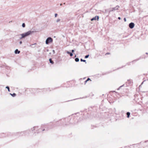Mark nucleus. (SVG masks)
<instances>
[{
  "label": "nucleus",
  "instance_id": "4468645a",
  "mask_svg": "<svg viewBox=\"0 0 148 148\" xmlns=\"http://www.w3.org/2000/svg\"><path fill=\"white\" fill-rule=\"evenodd\" d=\"M60 19L59 18H58L56 20V23H58L60 21Z\"/></svg>",
  "mask_w": 148,
  "mask_h": 148
},
{
  "label": "nucleus",
  "instance_id": "b1692460",
  "mask_svg": "<svg viewBox=\"0 0 148 148\" xmlns=\"http://www.w3.org/2000/svg\"><path fill=\"white\" fill-rule=\"evenodd\" d=\"M71 51H72V52L73 53L74 51V50H71Z\"/></svg>",
  "mask_w": 148,
  "mask_h": 148
},
{
  "label": "nucleus",
  "instance_id": "9b49d317",
  "mask_svg": "<svg viewBox=\"0 0 148 148\" xmlns=\"http://www.w3.org/2000/svg\"><path fill=\"white\" fill-rule=\"evenodd\" d=\"M127 117L129 118L130 115V112H127Z\"/></svg>",
  "mask_w": 148,
  "mask_h": 148
},
{
  "label": "nucleus",
  "instance_id": "f03ea898",
  "mask_svg": "<svg viewBox=\"0 0 148 148\" xmlns=\"http://www.w3.org/2000/svg\"><path fill=\"white\" fill-rule=\"evenodd\" d=\"M53 41V39L51 37H49L46 40V44H48L49 43Z\"/></svg>",
  "mask_w": 148,
  "mask_h": 148
},
{
  "label": "nucleus",
  "instance_id": "cd10ccee",
  "mask_svg": "<svg viewBox=\"0 0 148 148\" xmlns=\"http://www.w3.org/2000/svg\"><path fill=\"white\" fill-rule=\"evenodd\" d=\"M62 5V4L61 3V4H60V5Z\"/></svg>",
  "mask_w": 148,
  "mask_h": 148
},
{
  "label": "nucleus",
  "instance_id": "412c9836",
  "mask_svg": "<svg viewBox=\"0 0 148 148\" xmlns=\"http://www.w3.org/2000/svg\"><path fill=\"white\" fill-rule=\"evenodd\" d=\"M20 44H21L22 43V42L21 41L19 42Z\"/></svg>",
  "mask_w": 148,
  "mask_h": 148
},
{
  "label": "nucleus",
  "instance_id": "4be33fe9",
  "mask_svg": "<svg viewBox=\"0 0 148 148\" xmlns=\"http://www.w3.org/2000/svg\"><path fill=\"white\" fill-rule=\"evenodd\" d=\"M52 51H53V54H54V53H55V51L54 50H52Z\"/></svg>",
  "mask_w": 148,
  "mask_h": 148
},
{
  "label": "nucleus",
  "instance_id": "9d476101",
  "mask_svg": "<svg viewBox=\"0 0 148 148\" xmlns=\"http://www.w3.org/2000/svg\"><path fill=\"white\" fill-rule=\"evenodd\" d=\"M49 62H50L52 64H53V63H54V62H53L52 60H51V59L50 58L49 59Z\"/></svg>",
  "mask_w": 148,
  "mask_h": 148
},
{
  "label": "nucleus",
  "instance_id": "0eeeda50",
  "mask_svg": "<svg viewBox=\"0 0 148 148\" xmlns=\"http://www.w3.org/2000/svg\"><path fill=\"white\" fill-rule=\"evenodd\" d=\"M15 54H19L20 53V51H18V49H16L14 51Z\"/></svg>",
  "mask_w": 148,
  "mask_h": 148
},
{
  "label": "nucleus",
  "instance_id": "6ab92c4d",
  "mask_svg": "<svg viewBox=\"0 0 148 148\" xmlns=\"http://www.w3.org/2000/svg\"><path fill=\"white\" fill-rule=\"evenodd\" d=\"M57 15H58V14H57L56 13V14H55V17H56Z\"/></svg>",
  "mask_w": 148,
  "mask_h": 148
},
{
  "label": "nucleus",
  "instance_id": "bb28decb",
  "mask_svg": "<svg viewBox=\"0 0 148 148\" xmlns=\"http://www.w3.org/2000/svg\"><path fill=\"white\" fill-rule=\"evenodd\" d=\"M106 54H109V53H106Z\"/></svg>",
  "mask_w": 148,
  "mask_h": 148
},
{
  "label": "nucleus",
  "instance_id": "6e6552de",
  "mask_svg": "<svg viewBox=\"0 0 148 148\" xmlns=\"http://www.w3.org/2000/svg\"><path fill=\"white\" fill-rule=\"evenodd\" d=\"M66 53H68V54H69L71 56H73V53H71V52H69V51H67Z\"/></svg>",
  "mask_w": 148,
  "mask_h": 148
},
{
  "label": "nucleus",
  "instance_id": "aec40b11",
  "mask_svg": "<svg viewBox=\"0 0 148 148\" xmlns=\"http://www.w3.org/2000/svg\"><path fill=\"white\" fill-rule=\"evenodd\" d=\"M124 21L125 22H126V18H124Z\"/></svg>",
  "mask_w": 148,
  "mask_h": 148
},
{
  "label": "nucleus",
  "instance_id": "a878e982",
  "mask_svg": "<svg viewBox=\"0 0 148 148\" xmlns=\"http://www.w3.org/2000/svg\"><path fill=\"white\" fill-rule=\"evenodd\" d=\"M121 87H122V86H120V87H119V88L118 89V90H119V88H121Z\"/></svg>",
  "mask_w": 148,
  "mask_h": 148
},
{
  "label": "nucleus",
  "instance_id": "2eb2a0df",
  "mask_svg": "<svg viewBox=\"0 0 148 148\" xmlns=\"http://www.w3.org/2000/svg\"><path fill=\"white\" fill-rule=\"evenodd\" d=\"M80 60L81 62H86V60H83L82 59H81Z\"/></svg>",
  "mask_w": 148,
  "mask_h": 148
},
{
  "label": "nucleus",
  "instance_id": "5701e85b",
  "mask_svg": "<svg viewBox=\"0 0 148 148\" xmlns=\"http://www.w3.org/2000/svg\"><path fill=\"white\" fill-rule=\"evenodd\" d=\"M36 43H34V44H32V45H31V46H34V45H36Z\"/></svg>",
  "mask_w": 148,
  "mask_h": 148
},
{
  "label": "nucleus",
  "instance_id": "7ed1b4c3",
  "mask_svg": "<svg viewBox=\"0 0 148 148\" xmlns=\"http://www.w3.org/2000/svg\"><path fill=\"white\" fill-rule=\"evenodd\" d=\"M119 8V5H116L115 7L112 8H111V10H110L109 11V12H111L113 11H115L117 10Z\"/></svg>",
  "mask_w": 148,
  "mask_h": 148
},
{
  "label": "nucleus",
  "instance_id": "1a4fd4ad",
  "mask_svg": "<svg viewBox=\"0 0 148 148\" xmlns=\"http://www.w3.org/2000/svg\"><path fill=\"white\" fill-rule=\"evenodd\" d=\"M10 95H11V96H12V97H15L16 96V94L14 93H13V94H12L11 93H10Z\"/></svg>",
  "mask_w": 148,
  "mask_h": 148
},
{
  "label": "nucleus",
  "instance_id": "ddd939ff",
  "mask_svg": "<svg viewBox=\"0 0 148 148\" xmlns=\"http://www.w3.org/2000/svg\"><path fill=\"white\" fill-rule=\"evenodd\" d=\"M5 88L8 89V90L9 92L10 91V88H9V87H8V86H7Z\"/></svg>",
  "mask_w": 148,
  "mask_h": 148
},
{
  "label": "nucleus",
  "instance_id": "c85d7f7f",
  "mask_svg": "<svg viewBox=\"0 0 148 148\" xmlns=\"http://www.w3.org/2000/svg\"><path fill=\"white\" fill-rule=\"evenodd\" d=\"M76 57V55L75 56V57Z\"/></svg>",
  "mask_w": 148,
  "mask_h": 148
},
{
  "label": "nucleus",
  "instance_id": "dca6fc26",
  "mask_svg": "<svg viewBox=\"0 0 148 148\" xmlns=\"http://www.w3.org/2000/svg\"><path fill=\"white\" fill-rule=\"evenodd\" d=\"M22 26L23 27H25V23H23L22 24Z\"/></svg>",
  "mask_w": 148,
  "mask_h": 148
},
{
  "label": "nucleus",
  "instance_id": "20e7f679",
  "mask_svg": "<svg viewBox=\"0 0 148 148\" xmlns=\"http://www.w3.org/2000/svg\"><path fill=\"white\" fill-rule=\"evenodd\" d=\"M134 24L132 22L129 24V27L131 29L133 28L134 27Z\"/></svg>",
  "mask_w": 148,
  "mask_h": 148
},
{
  "label": "nucleus",
  "instance_id": "423d86ee",
  "mask_svg": "<svg viewBox=\"0 0 148 148\" xmlns=\"http://www.w3.org/2000/svg\"><path fill=\"white\" fill-rule=\"evenodd\" d=\"M18 36H19V39H21L23 38H24V37H23V36L22 34L18 35Z\"/></svg>",
  "mask_w": 148,
  "mask_h": 148
},
{
  "label": "nucleus",
  "instance_id": "f3484780",
  "mask_svg": "<svg viewBox=\"0 0 148 148\" xmlns=\"http://www.w3.org/2000/svg\"><path fill=\"white\" fill-rule=\"evenodd\" d=\"M89 56V55H86L85 56V58H88Z\"/></svg>",
  "mask_w": 148,
  "mask_h": 148
},
{
  "label": "nucleus",
  "instance_id": "a211bd4d",
  "mask_svg": "<svg viewBox=\"0 0 148 148\" xmlns=\"http://www.w3.org/2000/svg\"><path fill=\"white\" fill-rule=\"evenodd\" d=\"M90 79L89 78H88L87 80H86L85 81V82L86 83V82L90 80Z\"/></svg>",
  "mask_w": 148,
  "mask_h": 148
},
{
  "label": "nucleus",
  "instance_id": "f8f14e48",
  "mask_svg": "<svg viewBox=\"0 0 148 148\" xmlns=\"http://www.w3.org/2000/svg\"><path fill=\"white\" fill-rule=\"evenodd\" d=\"M75 60L76 62H78L79 61V59L78 58H76L75 59Z\"/></svg>",
  "mask_w": 148,
  "mask_h": 148
},
{
  "label": "nucleus",
  "instance_id": "39448f33",
  "mask_svg": "<svg viewBox=\"0 0 148 148\" xmlns=\"http://www.w3.org/2000/svg\"><path fill=\"white\" fill-rule=\"evenodd\" d=\"M99 16H96L95 17H94L92 18L91 20V21L96 20H97V21H98L99 20Z\"/></svg>",
  "mask_w": 148,
  "mask_h": 148
},
{
  "label": "nucleus",
  "instance_id": "393cba45",
  "mask_svg": "<svg viewBox=\"0 0 148 148\" xmlns=\"http://www.w3.org/2000/svg\"><path fill=\"white\" fill-rule=\"evenodd\" d=\"M118 19H119V20H120V19H121V17H119L118 18Z\"/></svg>",
  "mask_w": 148,
  "mask_h": 148
},
{
  "label": "nucleus",
  "instance_id": "f257e3e1",
  "mask_svg": "<svg viewBox=\"0 0 148 148\" xmlns=\"http://www.w3.org/2000/svg\"><path fill=\"white\" fill-rule=\"evenodd\" d=\"M33 32L31 31H29L27 32L22 34L23 35V37L24 38L31 35Z\"/></svg>",
  "mask_w": 148,
  "mask_h": 148
}]
</instances>
